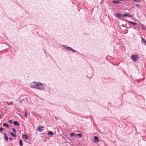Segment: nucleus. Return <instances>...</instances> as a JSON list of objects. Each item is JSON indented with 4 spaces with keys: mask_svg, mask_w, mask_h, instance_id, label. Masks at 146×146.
<instances>
[{
    "mask_svg": "<svg viewBox=\"0 0 146 146\" xmlns=\"http://www.w3.org/2000/svg\"><path fill=\"white\" fill-rule=\"evenodd\" d=\"M27 111L26 110L25 111V115H24V117L25 118H27Z\"/></svg>",
    "mask_w": 146,
    "mask_h": 146,
    "instance_id": "aec40b11",
    "label": "nucleus"
},
{
    "mask_svg": "<svg viewBox=\"0 0 146 146\" xmlns=\"http://www.w3.org/2000/svg\"><path fill=\"white\" fill-rule=\"evenodd\" d=\"M132 59L135 62L138 60L139 58V56L137 55L133 54L131 56Z\"/></svg>",
    "mask_w": 146,
    "mask_h": 146,
    "instance_id": "7ed1b4c3",
    "label": "nucleus"
},
{
    "mask_svg": "<svg viewBox=\"0 0 146 146\" xmlns=\"http://www.w3.org/2000/svg\"><path fill=\"white\" fill-rule=\"evenodd\" d=\"M47 134L50 135H54V134L52 132L49 131L48 132Z\"/></svg>",
    "mask_w": 146,
    "mask_h": 146,
    "instance_id": "9d476101",
    "label": "nucleus"
},
{
    "mask_svg": "<svg viewBox=\"0 0 146 146\" xmlns=\"http://www.w3.org/2000/svg\"><path fill=\"white\" fill-rule=\"evenodd\" d=\"M62 46L63 47V48L66 49L67 51H71L73 52H76V51L70 47L67 46L66 45H62Z\"/></svg>",
    "mask_w": 146,
    "mask_h": 146,
    "instance_id": "f03ea898",
    "label": "nucleus"
},
{
    "mask_svg": "<svg viewBox=\"0 0 146 146\" xmlns=\"http://www.w3.org/2000/svg\"><path fill=\"white\" fill-rule=\"evenodd\" d=\"M3 126L4 127H6L7 128L9 127V126L6 123H3Z\"/></svg>",
    "mask_w": 146,
    "mask_h": 146,
    "instance_id": "2eb2a0df",
    "label": "nucleus"
},
{
    "mask_svg": "<svg viewBox=\"0 0 146 146\" xmlns=\"http://www.w3.org/2000/svg\"><path fill=\"white\" fill-rule=\"evenodd\" d=\"M93 140V142L94 143H98L99 141L98 138L97 136H94V137Z\"/></svg>",
    "mask_w": 146,
    "mask_h": 146,
    "instance_id": "20e7f679",
    "label": "nucleus"
},
{
    "mask_svg": "<svg viewBox=\"0 0 146 146\" xmlns=\"http://www.w3.org/2000/svg\"><path fill=\"white\" fill-rule=\"evenodd\" d=\"M120 1H122L123 0H119Z\"/></svg>",
    "mask_w": 146,
    "mask_h": 146,
    "instance_id": "7c9ffc66",
    "label": "nucleus"
},
{
    "mask_svg": "<svg viewBox=\"0 0 146 146\" xmlns=\"http://www.w3.org/2000/svg\"><path fill=\"white\" fill-rule=\"evenodd\" d=\"M30 86L32 88L37 89L41 90H44L45 88L44 84L40 82H32Z\"/></svg>",
    "mask_w": 146,
    "mask_h": 146,
    "instance_id": "f257e3e1",
    "label": "nucleus"
},
{
    "mask_svg": "<svg viewBox=\"0 0 146 146\" xmlns=\"http://www.w3.org/2000/svg\"><path fill=\"white\" fill-rule=\"evenodd\" d=\"M9 140H11L12 139V138L11 137H9Z\"/></svg>",
    "mask_w": 146,
    "mask_h": 146,
    "instance_id": "cd10ccee",
    "label": "nucleus"
},
{
    "mask_svg": "<svg viewBox=\"0 0 146 146\" xmlns=\"http://www.w3.org/2000/svg\"><path fill=\"white\" fill-rule=\"evenodd\" d=\"M136 6L139 8H141L142 6L140 4H137L136 5Z\"/></svg>",
    "mask_w": 146,
    "mask_h": 146,
    "instance_id": "9b49d317",
    "label": "nucleus"
},
{
    "mask_svg": "<svg viewBox=\"0 0 146 146\" xmlns=\"http://www.w3.org/2000/svg\"><path fill=\"white\" fill-rule=\"evenodd\" d=\"M4 135L5 136V140H6V141H8V137L6 136V135L4 133Z\"/></svg>",
    "mask_w": 146,
    "mask_h": 146,
    "instance_id": "ddd939ff",
    "label": "nucleus"
},
{
    "mask_svg": "<svg viewBox=\"0 0 146 146\" xmlns=\"http://www.w3.org/2000/svg\"><path fill=\"white\" fill-rule=\"evenodd\" d=\"M5 102L7 104L8 106H9L10 104L11 105H12L13 104V103L12 102Z\"/></svg>",
    "mask_w": 146,
    "mask_h": 146,
    "instance_id": "4468645a",
    "label": "nucleus"
},
{
    "mask_svg": "<svg viewBox=\"0 0 146 146\" xmlns=\"http://www.w3.org/2000/svg\"><path fill=\"white\" fill-rule=\"evenodd\" d=\"M115 16L118 18H122L121 17L122 16V15H121L120 13L116 14Z\"/></svg>",
    "mask_w": 146,
    "mask_h": 146,
    "instance_id": "0eeeda50",
    "label": "nucleus"
},
{
    "mask_svg": "<svg viewBox=\"0 0 146 146\" xmlns=\"http://www.w3.org/2000/svg\"><path fill=\"white\" fill-rule=\"evenodd\" d=\"M14 124L16 126H19L20 125L19 123L16 121H15L14 122Z\"/></svg>",
    "mask_w": 146,
    "mask_h": 146,
    "instance_id": "6e6552de",
    "label": "nucleus"
},
{
    "mask_svg": "<svg viewBox=\"0 0 146 146\" xmlns=\"http://www.w3.org/2000/svg\"><path fill=\"white\" fill-rule=\"evenodd\" d=\"M1 115L0 114V119H1Z\"/></svg>",
    "mask_w": 146,
    "mask_h": 146,
    "instance_id": "c85d7f7f",
    "label": "nucleus"
},
{
    "mask_svg": "<svg viewBox=\"0 0 146 146\" xmlns=\"http://www.w3.org/2000/svg\"><path fill=\"white\" fill-rule=\"evenodd\" d=\"M12 130H13V131L14 133H16V132L17 130H15V129H14V128H12Z\"/></svg>",
    "mask_w": 146,
    "mask_h": 146,
    "instance_id": "5701e85b",
    "label": "nucleus"
},
{
    "mask_svg": "<svg viewBox=\"0 0 146 146\" xmlns=\"http://www.w3.org/2000/svg\"><path fill=\"white\" fill-rule=\"evenodd\" d=\"M112 2L113 3L115 4H119L121 3L118 1H113Z\"/></svg>",
    "mask_w": 146,
    "mask_h": 146,
    "instance_id": "1a4fd4ad",
    "label": "nucleus"
},
{
    "mask_svg": "<svg viewBox=\"0 0 146 146\" xmlns=\"http://www.w3.org/2000/svg\"><path fill=\"white\" fill-rule=\"evenodd\" d=\"M23 137L24 139H27L28 138V136L26 134H24L23 136Z\"/></svg>",
    "mask_w": 146,
    "mask_h": 146,
    "instance_id": "dca6fc26",
    "label": "nucleus"
},
{
    "mask_svg": "<svg viewBox=\"0 0 146 146\" xmlns=\"http://www.w3.org/2000/svg\"><path fill=\"white\" fill-rule=\"evenodd\" d=\"M3 128L1 127L0 128V131H3Z\"/></svg>",
    "mask_w": 146,
    "mask_h": 146,
    "instance_id": "a878e982",
    "label": "nucleus"
},
{
    "mask_svg": "<svg viewBox=\"0 0 146 146\" xmlns=\"http://www.w3.org/2000/svg\"><path fill=\"white\" fill-rule=\"evenodd\" d=\"M125 16H127L129 17H132V16L131 15H128L127 14L124 13L123 15H122V16L121 17V18H123Z\"/></svg>",
    "mask_w": 146,
    "mask_h": 146,
    "instance_id": "423d86ee",
    "label": "nucleus"
},
{
    "mask_svg": "<svg viewBox=\"0 0 146 146\" xmlns=\"http://www.w3.org/2000/svg\"><path fill=\"white\" fill-rule=\"evenodd\" d=\"M134 1L137 2H141V1L140 0H133Z\"/></svg>",
    "mask_w": 146,
    "mask_h": 146,
    "instance_id": "b1692460",
    "label": "nucleus"
},
{
    "mask_svg": "<svg viewBox=\"0 0 146 146\" xmlns=\"http://www.w3.org/2000/svg\"><path fill=\"white\" fill-rule=\"evenodd\" d=\"M141 39L143 41L144 44H145V45H146V39L144 38H142V37H141Z\"/></svg>",
    "mask_w": 146,
    "mask_h": 146,
    "instance_id": "f8f14e48",
    "label": "nucleus"
},
{
    "mask_svg": "<svg viewBox=\"0 0 146 146\" xmlns=\"http://www.w3.org/2000/svg\"><path fill=\"white\" fill-rule=\"evenodd\" d=\"M44 127H42L41 126L39 125L38 126L37 128V130L39 131H41L44 130Z\"/></svg>",
    "mask_w": 146,
    "mask_h": 146,
    "instance_id": "39448f33",
    "label": "nucleus"
},
{
    "mask_svg": "<svg viewBox=\"0 0 146 146\" xmlns=\"http://www.w3.org/2000/svg\"><path fill=\"white\" fill-rule=\"evenodd\" d=\"M24 100L23 99H21V100L19 102L21 103L22 102H23Z\"/></svg>",
    "mask_w": 146,
    "mask_h": 146,
    "instance_id": "bb28decb",
    "label": "nucleus"
},
{
    "mask_svg": "<svg viewBox=\"0 0 146 146\" xmlns=\"http://www.w3.org/2000/svg\"><path fill=\"white\" fill-rule=\"evenodd\" d=\"M19 145L20 146H22L23 145L22 141L21 139H20L19 141Z\"/></svg>",
    "mask_w": 146,
    "mask_h": 146,
    "instance_id": "412c9836",
    "label": "nucleus"
},
{
    "mask_svg": "<svg viewBox=\"0 0 146 146\" xmlns=\"http://www.w3.org/2000/svg\"><path fill=\"white\" fill-rule=\"evenodd\" d=\"M10 134L11 136L13 137H15L16 136V135L13 133L12 132H10Z\"/></svg>",
    "mask_w": 146,
    "mask_h": 146,
    "instance_id": "a211bd4d",
    "label": "nucleus"
},
{
    "mask_svg": "<svg viewBox=\"0 0 146 146\" xmlns=\"http://www.w3.org/2000/svg\"><path fill=\"white\" fill-rule=\"evenodd\" d=\"M76 135L80 137H82V135L81 134L78 133L76 134Z\"/></svg>",
    "mask_w": 146,
    "mask_h": 146,
    "instance_id": "4be33fe9",
    "label": "nucleus"
},
{
    "mask_svg": "<svg viewBox=\"0 0 146 146\" xmlns=\"http://www.w3.org/2000/svg\"><path fill=\"white\" fill-rule=\"evenodd\" d=\"M70 135L71 137H75L76 136L75 134L74 133H71Z\"/></svg>",
    "mask_w": 146,
    "mask_h": 146,
    "instance_id": "6ab92c4d",
    "label": "nucleus"
},
{
    "mask_svg": "<svg viewBox=\"0 0 146 146\" xmlns=\"http://www.w3.org/2000/svg\"><path fill=\"white\" fill-rule=\"evenodd\" d=\"M9 122L10 123H13V121H12V120H10L9 121Z\"/></svg>",
    "mask_w": 146,
    "mask_h": 146,
    "instance_id": "393cba45",
    "label": "nucleus"
},
{
    "mask_svg": "<svg viewBox=\"0 0 146 146\" xmlns=\"http://www.w3.org/2000/svg\"><path fill=\"white\" fill-rule=\"evenodd\" d=\"M144 79V78L143 79V80Z\"/></svg>",
    "mask_w": 146,
    "mask_h": 146,
    "instance_id": "2f4dec72",
    "label": "nucleus"
},
{
    "mask_svg": "<svg viewBox=\"0 0 146 146\" xmlns=\"http://www.w3.org/2000/svg\"><path fill=\"white\" fill-rule=\"evenodd\" d=\"M129 22L133 25H137V23H134L131 21H129Z\"/></svg>",
    "mask_w": 146,
    "mask_h": 146,
    "instance_id": "f3484780",
    "label": "nucleus"
},
{
    "mask_svg": "<svg viewBox=\"0 0 146 146\" xmlns=\"http://www.w3.org/2000/svg\"><path fill=\"white\" fill-rule=\"evenodd\" d=\"M145 17L146 18V15H145Z\"/></svg>",
    "mask_w": 146,
    "mask_h": 146,
    "instance_id": "c756f323",
    "label": "nucleus"
}]
</instances>
